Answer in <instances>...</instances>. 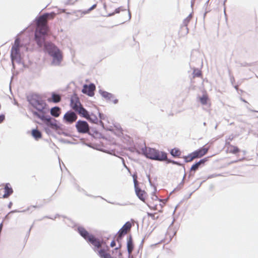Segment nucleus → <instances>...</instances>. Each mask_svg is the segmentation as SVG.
Returning a JSON list of instances; mask_svg holds the SVG:
<instances>
[{
	"mask_svg": "<svg viewBox=\"0 0 258 258\" xmlns=\"http://www.w3.org/2000/svg\"><path fill=\"white\" fill-rule=\"evenodd\" d=\"M1 190H4V194L2 196L3 198H8L13 192V189L9 186V184H7L4 189H0ZM1 198V196H0Z\"/></svg>",
	"mask_w": 258,
	"mask_h": 258,
	"instance_id": "obj_23",
	"label": "nucleus"
},
{
	"mask_svg": "<svg viewBox=\"0 0 258 258\" xmlns=\"http://www.w3.org/2000/svg\"><path fill=\"white\" fill-rule=\"evenodd\" d=\"M95 89V86L94 84H90L89 86L85 85L83 87L82 92L84 93L87 94L90 96H92L94 94V91Z\"/></svg>",
	"mask_w": 258,
	"mask_h": 258,
	"instance_id": "obj_17",
	"label": "nucleus"
},
{
	"mask_svg": "<svg viewBox=\"0 0 258 258\" xmlns=\"http://www.w3.org/2000/svg\"><path fill=\"white\" fill-rule=\"evenodd\" d=\"M120 247H121V244H119V246H118V247H116V248L114 249V250H118V249H119Z\"/></svg>",
	"mask_w": 258,
	"mask_h": 258,
	"instance_id": "obj_40",
	"label": "nucleus"
},
{
	"mask_svg": "<svg viewBox=\"0 0 258 258\" xmlns=\"http://www.w3.org/2000/svg\"><path fill=\"white\" fill-rule=\"evenodd\" d=\"M5 119V115L4 114H0V123L3 122Z\"/></svg>",
	"mask_w": 258,
	"mask_h": 258,
	"instance_id": "obj_34",
	"label": "nucleus"
},
{
	"mask_svg": "<svg viewBox=\"0 0 258 258\" xmlns=\"http://www.w3.org/2000/svg\"><path fill=\"white\" fill-rule=\"evenodd\" d=\"M78 231L80 234L87 241L89 239L91 236L93 235L90 234L89 232L83 227H80L78 228Z\"/></svg>",
	"mask_w": 258,
	"mask_h": 258,
	"instance_id": "obj_22",
	"label": "nucleus"
},
{
	"mask_svg": "<svg viewBox=\"0 0 258 258\" xmlns=\"http://www.w3.org/2000/svg\"><path fill=\"white\" fill-rule=\"evenodd\" d=\"M183 158L185 162H190L194 160L195 159H196L192 152L187 156H184Z\"/></svg>",
	"mask_w": 258,
	"mask_h": 258,
	"instance_id": "obj_31",
	"label": "nucleus"
},
{
	"mask_svg": "<svg viewBox=\"0 0 258 258\" xmlns=\"http://www.w3.org/2000/svg\"><path fill=\"white\" fill-rule=\"evenodd\" d=\"M112 102L114 103V104H116L118 102V100L117 99H114V100H112Z\"/></svg>",
	"mask_w": 258,
	"mask_h": 258,
	"instance_id": "obj_39",
	"label": "nucleus"
},
{
	"mask_svg": "<svg viewBox=\"0 0 258 258\" xmlns=\"http://www.w3.org/2000/svg\"><path fill=\"white\" fill-rule=\"evenodd\" d=\"M55 15V13L53 12L45 13L36 19V28L35 32V39L39 47H41L44 43V36L47 34L49 30L47 25L48 20L54 19Z\"/></svg>",
	"mask_w": 258,
	"mask_h": 258,
	"instance_id": "obj_1",
	"label": "nucleus"
},
{
	"mask_svg": "<svg viewBox=\"0 0 258 258\" xmlns=\"http://www.w3.org/2000/svg\"><path fill=\"white\" fill-rule=\"evenodd\" d=\"M20 40L17 38L15 40L14 44L11 49V56L12 60L13 61L20 57Z\"/></svg>",
	"mask_w": 258,
	"mask_h": 258,
	"instance_id": "obj_5",
	"label": "nucleus"
},
{
	"mask_svg": "<svg viewBox=\"0 0 258 258\" xmlns=\"http://www.w3.org/2000/svg\"><path fill=\"white\" fill-rule=\"evenodd\" d=\"M32 135L37 140L40 139L42 137L41 133L37 130H33L32 131Z\"/></svg>",
	"mask_w": 258,
	"mask_h": 258,
	"instance_id": "obj_30",
	"label": "nucleus"
},
{
	"mask_svg": "<svg viewBox=\"0 0 258 258\" xmlns=\"http://www.w3.org/2000/svg\"><path fill=\"white\" fill-rule=\"evenodd\" d=\"M71 106L75 111L82 105L78 96L74 94L71 98Z\"/></svg>",
	"mask_w": 258,
	"mask_h": 258,
	"instance_id": "obj_12",
	"label": "nucleus"
},
{
	"mask_svg": "<svg viewBox=\"0 0 258 258\" xmlns=\"http://www.w3.org/2000/svg\"><path fill=\"white\" fill-rule=\"evenodd\" d=\"M76 112H78L80 116L88 120H90V121H92L93 122H95L98 120V118L96 116L93 115H90L88 112L83 107L82 105H81L76 111Z\"/></svg>",
	"mask_w": 258,
	"mask_h": 258,
	"instance_id": "obj_7",
	"label": "nucleus"
},
{
	"mask_svg": "<svg viewBox=\"0 0 258 258\" xmlns=\"http://www.w3.org/2000/svg\"><path fill=\"white\" fill-rule=\"evenodd\" d=\"M87 241L91 243L94 246V250L95 251L101 247V242L94 235L91 236Z\"/></svg>",
	"mask_w": 258,
	"mask_h": 258,
	"instance_id": "obj_14",
	"label": "nucleus"
},
{
	"mask_svg": "<svg viewBox=\"0 0 258 258\" xmlns=\"http://www.w3.org/2000/svg\"><path fill=\"white\" fill-rule=\"evenodd\" d=\"M132 224L130 222H126L122 228L118 231L116 235V241L120 243L122 238L131 230Z\"/></svg>",
	"mask_w": 258,
	"mask_h": 258,
	"instance_id": "obj_6",
	"label": "nucleus"
},
{
	"mask_svg": "<svg viewBox=\"0 0 258 258\" xmlns=\"http://www.w3.org/2000/svg\"><path fill=\"white\" fill-rule=\"evenodd\" d=\"M192 18V15L191 14L189 15L184 20L183 24L184 26L181 27V29H185V34H187L188 32V29L187 28V25L189 22L190 21L191 19Z\"/></svg>",
	"mask_w": 258,
	"mask_h": 258,
	"instance_id": "obj_27",
	"label": "nucleus"
},
{
	"mask_svg": "<svg viewBox=\"0 0 258 258\" xmlns=\"http://www.w3.org/2000/svg\"><path fill=\"white\" fill-rule=\"evenodd\" d=\"M170 154L173 157H179L181 155V151L177 148H174L171 150Z\"/></svg>",
	"mask_w": 258,
	"mask_h": 258,
	"instance_id": "obj_29",
	"label": "nucleus"
},
{
	"mask_svg": "<svg viewBox=\"0 0 258 258\" xmlns=\"http://www.w3.org/2000/svg\"><path fill=\"white\" fill-rule=\"evenodd\" d=\"M202 76V72L198 69H194L193 71V78L200 77Z\"/></svg>",
	"mask_w": 258,
	"mask_h": 258,
	"instance_id": "obj_32",
	"label": "nucleus"
},
{
	"mask_svg": "<svg viewBox=\"0 0 258 258\" xmlns=\"http://www.w3.org/2000/svg\"><path fill=\"white\" fill-rule=\"evenodd\" d=\"M226 151L228 153L237 155L240 152V150L237 146L233 145L229 142H226Z\"/></svg>",
	"mask_w": 258,
	"mask_h": 258,
	"instance_id": "obj_13",
	"label": "nucleus"
},
{
	"mask_svg": "<svg viewBox=\"0 0 258 258\" xmlns=\"http://www.w3.org/2000/svg\"><path fill=\"white\" fill-rule=\"evenodd\" d=\"M33 114L37 116L38 118H40L42 121H44L46 122V124L52 128H55L57 127V124L56 123L52 122L51 121V118L46 117L44 114L41 115L39 112L36 111H34L33 112Z\"/></svg>",
	"mask_w": 258,
	"mask_h": 258,
	"instance_id": "obj_9",
	"label": "nucleus"
},
{
	"mask_svg": "<svg viewBox=\"0 0 258 258\" xmlns=\"http://www.w3.org/2000/svg\"><path fill=\"white\" fill-rule=\"evenodd\" d=\"M207 161V158H204L200 160L199 162H197L191 167L190 171H196L198 169L199 167L201 164H204L205 162H206Z\"/></svg>",
	"mask_w": 258,
	"mask_h": 258,
	"instance_id": "obj_28",
	"label": "nucleus"
},
{
	"mask_svg": "<svg viewBox=\"0 0 258 258\" xmlns=\"http://www.w3.org/2000/svg\"><path fill=\"white\" fill-rule=\"evenodd\" d=\"M167 161L168 163H172L174 164L180 165V164L174 161L167 160Z\"/></svg>",
	"mask_w": 258,
	"mask_h": 258,
	"instance_id": "obj_37",
	"label": "nucleus"
},
{
	"mask_svg": "<svg viewBox=\"0 0 258 258\" xmlns=\"http://www.w3.org/2000/svg\"><path fill=\"white\" fill-rule=\"evenodd\" d=\"M61 96L59 94H56L55 92L51 93V97H48L47 99V101L49 103H57L61 101Z\"/></svg>",
	"mask_w": 258,
	"mask_h": 258,
	"instance_id": "obj_18",
	"label": "nucleus"
},
{
	"mask_svg": "<svg viewBox=\"0 0 258 258\" xmlns=\"http://www.w3.org/2000/svg\"><path fill=\"white\" fill-rule=\"evenodd\" d=\"M78 132L80 133L85 134L89 131V126L85 121L79 120L76 124Z\"/></svg>",
	"mask_w": 258,
	"mask_h": 258,
	"instance_id": "obj_8",
	"label": "nucleus"
},
{
	"mask_svg": "<svg viewBox=\"0 0 258 258\" xmlns=\"http://www.w3.org/2000/svg\"><path fill=\"white\" fill-rule=\"evenodd\" d=\"M145 203L148 207L154 210L162 212V205L161 201L154 194H152L150 198H147Z\"/></svg>",
	"mask_w": 258,
	"mask_h": 258,
	"instance_id": "obj_4",
	"label": "nucleus"
},
{
	"mask_svg": "<svg viewBox=\"0 0 258 258\" xmlns=\"http://www.w3.org/2000/svg\"><path fill=\"white\" fill-rule=\"evenodd\" d=\"M61 113V109L59 107H54L50 109V114L52 116L57 117Z\"/></svg>",
	"mask_w": 258,
	"mask_h": 258,
	"instance_id": "obj_26",
	"label": "nucleus"
},
{
	"mask_svg": "<svg viewBox=\"0 0 258 258\" xmlns=\"http://www.w3.org/2000/svg\"><path fill=\"white\" fill-rule=\"evenodd\" d=\"M198 98L203 105L211 106V102L207 93H204L202 96L199 97Z\"/></svg>",
	"mask_w": 258,
	"mask_h": 258,
	"instance_id": "obj_19",
	"label": "nucleus"
},
{
	"mask_svg": "<svg viewBox=\"0 0 258 258\" xmlns=\"http://www.w3.org/2000/svg\"><path fill=\"white\" fill-rule=\"evenodd\" d=\"M116 245V243H115V240H112L110 243V246L111 247H113L114 246H115Z\"/></svg>",
	"mask_w": 258,
	"mask_h": 258,
	"instance_id": "obj_36",
	"label": "nucleus"
},
{
	"mask_svg": "<svg viewBox=\"0 0 258 258\" xmlns=\"http://www.w3.org/2000/svg\"><path fill=\"white\" fill-rule=\"evenodd\" d=\"M127 248L128 254L131 255L134 248V245L131 236H130L127 239Z\"/></svg>",
	"mask_w": 258,
	"mask_h": 258,
	"instance_id": "obj_24",
	"label": "nucleus"
},
{
	"mask_svg": "<svg viewBox=\"0 0 258 258\" xmlns=\"http://www.w3.org/2000/svg\"><path fill=\"white\" fill-rule=\"evenodd\" d=\"M45 49L47 50L48 53L51 55L58 48L57 47L51 42H47L44 44Z\"/></svg>",
	"mask_w": 258,
	"mask_h": 258,
	"instance_id": "obj_21",
	"label": "nucleus"
},
{
	"mask_svg": "<svg viewBox=\"0 0 258 258\" xmlns=\"http://www.w3.org/2000/svg\"><path fill=\"white\" fill-rule=\"evenodd\" d=\"M143 152L145 156L151 159L159 161L167 160V154L164 152L160 151L153 148L145 147L143 149Z\"/></svg>",
	"mask_w": 258,
	"mask_h": 258,
	"instance_id": "obj_2",
	"label": "nucleus"
},
{
	"mask_svg": "<svg viewBox=\"0 0 258 258\" xmlns=\"http://www.w3.org/2000/svg\"><path fill=\"white\" fill-rule=\"evenodd\" d=\"M96 252H97L98 254L101 258H114L112 257L110 254L108 252V248L106 249H98Z\"/></svg>",
	"mask_w": 258,
	"mask_h": 258,
	"instance_id": "obj_20",
	"label": "nucleus"
},
{
	"mask_svg": "<svg viewBox=\"0 0 258 258\" xmlns=\"http://www.w3.org/2000/svg\"><path fill=\"white\" fill-rule=\"evenodd\" d=\"M134 182L136 193L137 196L141 200L144 202H146V200H147V193L144 190H141L137 186V181L136 179H134Z\"/></svg>",
	"mask_w": 258,
	"mask_h": 258,
	"instance_id": "obj_11",
	"label": "nucleus"
},
{
	"mask_svg": "<svg viewBox=\"0 0 258 258\" xmlns=\"http://www.w3.org/2000/svg\"><path fill=\"white\" fill-rule=\"evenodd\" d=\"M155 214H152V213H148V216L150 217H151L153 219H155L158 218V217H155Z\"/></svg>",
	"mask_w": 258,
	"mask_h": 258,
	"instance_id": "obj_35",
	"label": "nucleus"
},
{
	"mask_svg": "<svg viewBox=\"0 0 258 258\" xmlns=\"http://www.w3.org/2000/svg\"><path fill=\"white\" fill-rule=\"evenodd\" d=\"M53 57V63L55 64H58L62 59V55L60 51L57 49L51 55Z\"/></svg>",
	"mask_w": 258,
	"mask_h": 258,
	"instance_id": "obj_16",
	"label": "nucleus"
},
{
	"mask_svg": "<svg viewBox=\"0 0 258 258\" xmlns=\"http://www.w3.org/2000/svg\"><path fill=\"white\" fill-rule=\"evenodd\" d=\"M96 6H97V3L94 4L90 8H89L87 10L83 12L82 13L84 14H86L89 13L90 12V11H91L92 10H93V9L96 8Z\"/></svg>",
	"mask_w": 258,
	"mask_h": 258,
	"instance_id": "obj_33",
	"label": "nucleus"
},
{
	"mask_svg": "<svg viewBox=\"0 0 258 258\" xmlns=\"http://www.w3.org/2000/svg\"><path fill=\"white\" fill-rule=\"evenodd\" d=\"M120 16L123 17L122 21H123V22H125L130 19L131 14L128 11L124 10L122 11V12L120 14Z\"/></svg>",
	"mask_w": 258,
	"mask_h": 258,
	"instance_id": "obj_25",
	"label": "nucleus"
},
{
	"mask_svg": "<svg viewBox=\"0 0 258 258\" xmlns=\"http://www.w3.org/2000/svg\"><path fill=\"white\" fill-rule=\"evenodd\" d=\"M107 96H112V95L111 94H109V93H107Z\"/></svg>",
	"mask_w": 258,
	"mask_h": 258,
	"instance_id": "obj_41",
	"label": "nucleus"
},
{
	"mask_svg": "<svg viewBox=\"0 0 258 258\" xmlns=\"http://www.w3.org/2000/svg\"><path fill=\"white\" fill-rule=\"evenodd\" d=\"M29 101L31 105L39 113L43 114L45 113L47 104L40 96L36 94L33 95L30 97Z\"/></svg>",
	"mask_w": 258,
	"mask_h": 258,
	"instance_id": "obj_3",
	"label": "nucleus"
},
{
	"mask_svg": "<svg viewBox=\"0 0 258 258\" xmlns=\"http://www.w3.org/2000/svg\"><path fill=\"white\" fill-rule=\"evenodd\" d=\"M77 118V115L75 112L72 111H69L64 114L63 119L66 122L72 123L76 121Z\"/></svg>",
	"mask_w": 258,
	"mask_h": 258,
	"instance_id": "obj_10",
	"label": "nucleus"
},
{
	"mask_svg": "<svg viewBox=\"0 0 258 258\" xmlns=\"http://www.w3.org/2000/svg\"><path fill=\"white\" fill-rule=\"evenodd\" d=\"M233 137H232L231 138H229L226 141V142L227 141L230 143V141H231L233 140Z\"/></svg>",
	"mask_w": 258,
	"mask_h": 258,
	"instance_id": "obj_38",
	"label": "nucleus"
},
{
	"mask_svg": "<svg viewBox=\"0 0 258 258\" xmlns=\"http://www.w3.org/2000/svg\"><path fill=\"white\" fill-rule=\"evenodd\" d=\"M209 150V147H206V146L200 148L199 149L193 152V154L195 156L196 158H199L203 157L206 155Z\"/></svg>",
	"mask_w": 258,
	"mask_h": 258,
	"instance_id": "obj_15",
	"label": "nucleus"
}]
</instances>
